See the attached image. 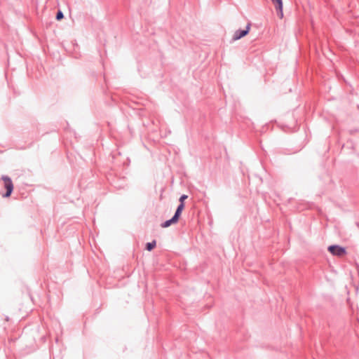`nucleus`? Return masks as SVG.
<instances>
[{
  "instance_id": "nucleus-1",
  "label": "nucleus",
  "mask_w": 359,
  "mask_h": 359,
  "mask_svg": "<svg viewBox=\"0 0 359 359\" xmlns=\"http://www.w3.org/2000/svg\"><path fill=\"white\" fill-rule=\"evenodd\" d=\"M1 179L4 181V187L6 189V192L2 194L4 198L11 196L13 191V184L10 177L7 175H2Z\"/></svg>"
},
{
  "instance_id": "nucleus-2",
  "label": "nucleus",
  "mask_w": 359,
  "mask_h": 359,
  "mask_svg": "<svg viewBox=\"0 0 359 359\" xmlns=\"http://www.w3.org/2000/svg\"><path fill=\"white\" fill-rule=\"evenodd\" d=\"M328 251L334 256L342 257L346 254L345 248L339 245H332L327 248Z\"/></svg>"
},
{
  "instance_id": "nucleus-3",
  "label": "nucleus",
  "mask_w": 359,
  "mask_h": 359,
  "mask_svg": "<svg viewBox=\"0 0 359 359\" xmlns=\"http://www.w3.org/2000/svg\"><path fill=\"white\" fill-rule=\"evenodd\" d=\"M250 27H251V23L248 22L245 27V29L236 30L233 34V36L232 37V41H235L239 40L241 38L245 36L249 33Z\"/></svg>"
},
{
  "instance_id": "nucleus-4",
  "label": "nucleus",
  "mask_w": 359,
  "mask_h": 359,
  "mask_svg": "<svg viewBox=\"0 0 359 359\" xmlns=\"http://www.w3.org/2000/svg\"><path fill=\"white\" fill-rule=\"evenodd\" d=\"M271 1L276 8L278 15L280 18H282L283 17V1L282 0H271Z\"/></svg>"
},
{
  "instance_id": "nucleus-5",
  "label": "nucleus",
  "mask_w": 359,
  "mask_h": 359,
  "mask_svg": "<svg viewBox=\"0 0 359 359\" xmlns=\"http://www.w3.org/2000/svg\"><path fill=\"white\" fill-rule=\"evenodd\" d=\"M176 223H177V221L173 217H172V218H170V219H168V220L165 221L164 222L161 223V226L162 228H168L170 226H171L172 224H174Z\"/></svg>"
},
{
  "instance_id": "nucleus-6",
  "label": "nucleus",
  "mask_w": 359,
  "mask_h": 359,
  "mask_svg": "<svg viewBox=\"0 0 359 359\" xmlns=\"http://www.w3.org/2000/svg\"><path fill=\"white\" fill-rule=\"evenodd\" d=\"M156 245V241L155 240L151 242H149L146 244L145 249L148 251H151Z\"/></svg>"
},
{
  "instance_id": "nucleus-7",
  "label": "nucleus",
  "mask_w": 359,
  "mask_h": 359,
  "mask_svg": "<svg viewBox=\"0 0 359 359\" xmlns=\"http://www.w3.org/2000/svg\"><path fill=\"white\" fill-rule=\"evenodd\" d=\"M63 18H64L63 13L60 10H59L56 13V16H55L56 20H61L62 19H63Z\"/></svg>"
},
{
  "instance_id": "nucleus-8",
  "label": "nucleus",
  "mask_w": 359,
  "mask_h": 359,
  "mask_svg": "<svg viewBox=\"0 0 359 359\" xmlns=\"http://www.w3.org/2000/svg\"><path fill=\"white\" fill-rule=\"evenodd\" d=\"M181 215H182V212L176 210L175 212L172 217L178 222Z\"/></svg>"
},
{
  "instance_id": "nucleus-9",
  "label": "nucleus",
  "mask_w": 359,
  "mask_h": 359,
  "mask_svg": "<svg viewBox=\"0 0 359 359\" xmlns=\"http://www.w3.org/2000/svg\"><path fill=\"white\" fill-rule=\"evenodd\" d=\"M188 198L187 195L182 194L180 198V203H184V201Z\"/></svg>"
},
{
  "instance_id": "nucleus-10",
  "label": "nucleus",
  "mask_w": 359,
  "mask_h": 359,
  "mask_svg": "<svg viewBox=\"0 0 359 359\" xmlns=\"http://www.w3.org/2000/svg\"><path fill=\"white\" fill-rule=\"evenodd\" d=\"M184 203H180L176 210L182 212V210H184Z\"/></svg>"
},
{
  "instance_id": "nucleus-11",
  "label": "nucleus",
  "mask_w": 359,
  "mask_h": 359,
  "mask_svg": "<svg viewBox=\"0 0 359 359\" xmlns=\"http://www.w3.org/2000/svg\"><path fill=\"white\" fill-rule=\"evenodd\" d=\"M356 225L359 228V223L358 222L356 223Z\"/></svg>"
}]
</instances>
